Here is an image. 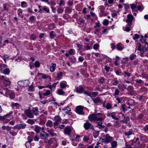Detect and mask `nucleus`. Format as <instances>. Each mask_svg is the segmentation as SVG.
Instances as JSON below:
<instances>
[{
    "instance_id": "nucleus-1",
    "label": "nucleus",
    "mask_w": 148,
    "mask_h": 148,
    "mask_svg": "<svg viewBox=\"0 0 148 148\" xmlns=\"http://www.w3.org/2000/svg\"><path fill=\"white\" fill-rule=\"evenodd\" d=\"M95 121L97 123V127L99 128H102V114L101 113H98L95 114Z\"/></svg>"
},
{
    "instance_id": "nucleus-2",
    "label": "nucleus",
    "mask_w": 148,
    "mask_h": 148,
    "mask_svg": "<svg viewBox=\"0 0 148 148\" xmlns=\"http://www.w3.org/2000/svg\"><path fill=\"white\" fill-rule=\"evenodd\" d=\"M12 113V112L8 114L5 115L4 116H0V120L3 121L4 120H6L8 121L7 122L10 121V120L12 118V117L10 116V114Z\"/></svg>"
},
{
    "instance_id": "nucleus-3",
    "label": "nucleus",
    "mask_w": 148,
    "mask_h": 148,
    "mask_svg": "<svg viewBox=\"0 0 148 148\" xmlns=\"http://www.w3.org/2000/svg\"><path fill=\"white\" fill-rule=\"evenodd\" d=\"M18 84L21 86H27L29 84V81L28 80H26L18 82Z\"/></svg>"
},
{
    "instance_id": "nucleus-4",
    "label": "nucleus",
    "mask_w": 148,
    "mask_h": 148,
    "mask_svg": "<svg viewBox=\"0 0 148 148\" xmlns=\"http://www.w3.org/2000/svg\"><path fill=\"white\" fill-rule=\"evenodd\" d=\"M112 140V138L108 135L106 134V135L104 136L103 138H102V142L108 143L110 142Z\"/></svg>"
},
{
    "instance_id": "nucleus-5",
    "label": "nucleus",
    "mask_w": 148,
    "mask_h": 148,
    "mask_svg": "<svg viewBox=\"0 0 148 148\" xmlns=\"http://www.w3.org/2000/svg\"><path fill=\"white\" fill-rule=\"evenodd\" d=\"M133 18L134 17L132 15L129 14L127 15L126 22L129 25H131Z\"/></svg>"
},
{
    "instance_id": "nucleus-6",
    "label": "nucleus",
    "mask_w": 148,
    "mask_h": 148,
    "mask_svg": "<svg viewBox=\"0 0 148 148\" xmlns=\"http://www.w3.org/2000/svg\"><path fill=\"white\" fill-rule=\"evenodd\" d=\"M76 112L80 114H83L84 112L83 111V108L81 106H77L75 109Z\"/></svg>"
},
{
    "instance_id": "nucleus-7",
    "label": "nucleus",
    "mask_w": 148,
    "mask_h": 148,
    "mask_svg": "<svg viewBox=\"0 0 148 148\" xmlns=\"http://www.w3.org/2000/svg\"><path fill=\"white\" fill-rule=\"evenodd\" d=\"M25 113L26 115L29 118H32L34 117L33 113L29 109H28L25 110Z\"/></svg>"
},
{
    "instance_id": "nucleus-8",
    "label": "nucleus",
    "mask_w": 148,
    "mask_h": 148,
    "mask_svg": "<svg viewBox=\"0 0 148 148\" xmlns=\"http://www.w3.org/2000/svg\"><path fill=\"white\" fill-rule=\"evenodd\" d=\"M40 137L42 139L46 138L49 136L48 134L45 131H42L40 133Z\"/></svg>"
},
{
    "instance_id": "nucleus-9",
    "label": "nucleus",
    "mask_w": 148,
    "mask_h": 148,
    "mask_svg": "<svg viewBox=\"0 0 148 148\" xmlns=\"http://www.w3.org/2000/svg\"><path fill=\"white\" fill-rule=\"evenodd\" d=\"M26 124L25 123H21L18 124L14 127V129H24L26 126Z\"/></svg>"
},
{
    "instance_id": "nucleus-10",
    "label": "nucleus",
    "mask_w": 148,
    "mask_h": 148,
    "mask_svg": "<svg viewBox=\"0 0 148 148\" xmlns=\"http://www.w3.org/2000/svg\"><path fill=\"white\" fill-rule=\"evenodd\" d=\"M62 110L66 114L70 115L71 114V109L68 106H67L65 108L63 109Z\"/></svg>"
},
{
    "instance_id": "nucleus-11",
    "label": "nucleus",
    "mask_w": 148,
    "mask_h": 148,
    "mask_svg": "<svg viewBox=\"0 0 148 148\" xmlns=\"http://www.w3.org/2000/svg\"><path fill=\"white\" fill-rule=\"evenodd\" d=\"M84 93L90 96L92 99L93 98L96 97L98 94V93L97 92H93L92 93H90L89 92L87 91L85 92Z\"/></svg>"
},
{
    "instance_id": "nucleus-12",
    "label": "nucleus",
    "mask_w": 148,
    "mask_h": 148,
    "mask_svg": "<svg viewBox=\"0 0 148 148\" xmlns=\"http://www.w3.org/2000/svg\"><path fill=\"white\" fill-rule=\"evenodd\" d=\"M71 131V128L69 127H66L64 130V133L65 134L70 135Z\"/></svg>"
},
{
    "instance_id": "nucleus-13",
    "label": "nucleus",
    "mask_w": 148,
    "mask_h": 148,
    "mask_svg": "<svg viewBox=\"0 0 148 148\" xmlns=\"http://www.w3.org/2000/svg\"><path fill=\"white\" fill-rule=\"evenodd\" d=\"M60 86L62 88H64L66 87H68L69 86L67 85V83L65 81H62L61 82L60 84Z\"/></svg>"
},
{
    "instance_id": "nucleus-14",
    "label": "nucleus",
    "mask_w": 148,
    "mask_h": 148,
    "mask_svg": "<svg viewBox=\"0 0 148 148\" xmlns=\"http://www.w3.org/2000/svg\"><path fill=\"white\" fill-rule=\"evenodd\" d=\"M95 114H90L88 117V119L90 121H95Z\"/></svg>"
},
{
    "instance_id": "nucleus-15",
    "label": "nucleus",
    "mask_w": 148,
    "mask_h": 148,
    "mask_svg": "<svg viewBox=\"0 0 148 148\" xmlns=\"http://www.w3.org/2000/svg\"><path fill=\"white\" fill-rule=\"evenodd\" d=\"M42 118L43 119H42V118H40V121L39 123L40 125H43L44 124L46 121V117L44 116H43Z\"/></svg>"
},
{
    "instance_id": "nucleus-16",
    "label": "nucleus",
    "mask_w": 148,
    "mask_h": 148,
    "mask_svg": "<svg viewBox=\"0 0 148 148\" xmlns=\"http://www.w3.org/2000/svg\"><path fill=\"white\" fill-rule=\"evenodd\" d=\"M116 48L119 50L121 51L124 48V45L121 43H118L116 45Z\"/></svg>"
},
{
    "instance_id": "nucleus-17",
    "label": "nucleus",
    "mask_w": 148,
    "mask_h": 148,
    "mask_svg": "<svg viewBox=\"0 0 148 148\" xmlns=\"http://www.w3.org/2000/svg\"><path fill=\"white\" fill-rule=\"evenodd\" d=\"M84 127L86 130H88L89 129L90 127H92L91 124L88 122H87L84 123Z\"/></svg>"
},
{
    "instance_id": "nucleus-18",
    "label": "nucleus",
    "mask_w": 148,
    "mask_h": 148,
    "mask_svg": "<svg viewBox=\"0 0 148 148\" xmlns=\"http://www.w3.org/2000/svg\"><path fill=\"white\" fill-rule=\"evenodd\" d=\"M4 86L5 87L9 86L11 82L8 79H4L3 81Z\"/></svg>"
},
{
    "instance_id": "nucleus-19",
    "label": "nucleus",
    "mask_w": 148,
    "mask_h": 148,
    "mask_svg": "<svg viewBox=\"0 0 148 148\" xmlns=\"http://www.w3.org/2000/svg\"><path fill=\"white\" fill-rule=\"evenodd\" d=\"M133 130L132 129H130L129 131L125 132L124 133V134L125 136H127L128 137L132 134Z\"/></svg>"
},
{
    "instance_id": "nucleus-20",
    "label": "nucleus",
    "mask_w": 148,
    "mask_h": 148,
    "mask_svg": "<svg viewBox=\"0 0 148 148\" xmlns=\"http://www.w3.org/2000/svg\"><path fill=\"white\" fill-rule=\"evenodd\" d=\"M32 110L35 115H37L38 114L39 111L37 107H34L33 108Z\"/></svg>"
},
{
    "instance_id": "nucleus-21",
    "label": "nucleus",
    "mask_w": 148,
    "mask_h": 148,
    "mask_svg": "<svg viewBox=\"0 0 148 148\" xmlns=\"http://www.w3.org/2000/svg\"><path fill=\"white\" fill-rule=\"evenodd\" d=\"M84 90L83 88L81 86H79L76 88V92L79 93H82Z\"/></svg>"
},
{
    "instance_id": "nucleus-22",
    "label": "nucleus",
    "mask_w": 148,
    "mask_h": 148,
    "mask_svg": "<svg viewBox=\"0 0 148 148\" xmlns=\"http://www.w3.org/2000/svg\"><path fill=\"white\" fill-rule=\"evenodd\" d=\"M111 147L110 148H114L116 147L117 143L116 141H114L111 143Z\"/></svg>"
},
{
    "instance_id": "nucleus-23",
    "label": "nucleus",
    "mask_w": 148,
    "mask_h": 148,
    "mask_svg": "<svg viewBox=\"0 0 148 148\" xmlns=\"http://www.w3.org/2000/svg\"><path fill=\"white\" fill-rule=\"evenodd\" d=\"M46 125L47 127H51L53 125V123L51 121L48 120L46 123Z\"/></svg>"
},
{
    "instance_id": "nucleus-24",
    "label": "nucleus",
    "mask_w": 148,
    "mask_h": 148,
    "mask_svg": "<svg viewBox=\"0 0 148 148\" xmlns=\"http://www.w3.org/2000/svg\"><path fill=\"white\" fill-rule=\"evenodd\" d=\"M42 128L38 125H36L34 128L35 131L37 133H39L40 131Z\"/></svg>"
},
{
    "instance_id": "nucleus-25",
    "label": "nucleus",
    "mask_w": 148,
    "mask_h": 148,
    "mask_svg": "<svg viewBox=\"0 0 148 148\" xmlns=\"http://www.w3.org/2000/svg\"><path fill=\"white\" fill-rule=\"evenodd\" d=\"M56 66V65L55 64H53L52 66H50V70L51 72H54L55 70V67Z\"/></svg>"
},
{
    "instance_id": "nucleus-26",
    "label": "nucleus",
    "mask_w": 148,
    "mask_h": 148,
    "mask_svg": "<svg viewBox=\"0 0 148 148\" xmlns=\"http://www.w3.org/2000/svg\"><path fill=\"white\" fill-rule=\"evenodd\" d=\"M1 72L2 73L5 75H8L10 73V71L9 69H6L3 71V72H2L1 69L0 70Z\"/></svg>"
},
{
    "instance_id": "nucleus-27",
    "label": "nucleus",
    "mask_w": 148,
    "mask_h": 148,
    "mask_svg": "<svg viewBox=\"0 0 148 148\" xmlns=\"http://www.w3.org/2000/svg\"><path fill=\"white\" fill-rule=\"evenodd\" d=\"M57 93L60 95H64L65 92L62 89H59L58 90Z\"/></svg>"
},
{
    "instance_id": "nucleus-28",
    "label": "nucleus",
    "mask_w": 148,
    "mask_h": 148,
    "mask_svg": "<svg viewBox=\"0 0 148 148\" xmlns=\"http://www.w3.org/2000/svg\"><path fill=\"white\" fill-rule=\"evenodd\" d=\"M32 141V140H31L27 141L25 145L27 148H31V145L30 143Z\"/></svg>"
},
{
    "instance_id": "nucleus-29",
    "label": "nucleus",
    "mask_w": 148,
    "mask_h": 148,
    "mask_svg": "<svg viewBox=\"0 0 148 148\" xmlns=\"http://www.w3.org/2000/svg\"><path fill=\"white\" fill-rule=\"evenodd\" d=\"M50 37L51 39L54 38L56 36V34L55 32L53 31H51L49 33Z\"/></svg>"
},
{
    "instance_id": "nucleus-30",
    "label": "nucleus",
    "mask_w": 148,
    "mask_h": 148,
    "mask_svg": "<svg viewBox=\"0 0 148 148\" xmlns=\"http://www.w3.org/2000/svg\"><path fill=\"white\" fill-rule=\"evenodd\" d=\"M47 131L49 132L50 135L52 136H56V134L55 133L53 132V130H50Z\"/></svg>"
},
{
    "instance_id": "nucleus-31",
    "label": "nucleus",
    "mask_w": 148,
    "mask_h": 148,
    "mask_svg": "<svg viewBox=\"0 0 148 148\" xmlns=\"http://www.w3.org/2000/svg\"><path fill=\"white\" fill-rule=\"evenodd\" d=\"M93 100L94 103H95L99 102L101 101V99L100 98L98 97H97L96 99H93Z\"/></svg>"
},
{
    "instance_id": "nucleus-32",
    "label": "nucleus",
    "mask_w": 148,
    "mask_h": 148,
    "mask_svg": "<svg viewBox=\"0 0 148 148\" xmlns=\"http://www.w3.org/2000/svg\"><path fill=\"white\" fill-rule=\"evenodd\" d=\"M27 122L29 124L31 125H32L34 124L35 123L34 121L32 119H28Z\"/></svg>"
},
{
    "instance_id": "nucleus-33",
    "label": "nucleus",
    "mask_w": 148,
    "mask_h": 148,
    "mask_svg": "<svg viewBox=\"0 0 148 148\" xmlns=\"http://www.w3.org/2000/svg\"><path fill=\"white\" fill-rule=\"evenodd\" d=\"M102 29L103 30L102 31V34H106L108 32L107 31L110 29V28H105L104 27H102Z\"/></svg>"
},
{
    "instance_id": "nucleus-34",
    "label": "nucleus",
    "mask_w": 148,
    "mask_h": 148,
    "mask_svg": "<svg viewBox=\"0 0 148 148\" xmlns=\"http://www.w3.org/2000/svg\"><path fill=\"white\" fill-rule=\"evenodd\" d=\"M12 106L13 108L16 107V108L17 109L19 107L20 105L18 103H13Z\"/></svg>"
},
{
    "instance_id": "nucleus-35",
    "label": "nucleus",
    "mask_w": 148,
    "mask_h": 148,
    "mask_svg": "<svg viewBox=\"0 0 148 148\" xmlns=\"http://www.w3.org/2000/svg\"><path fill=\"white\" fill-rule=\"evenodd\" d=\"M89 137L88 136H85L83 138V141L85 142H88L89 140Z\"/></svg>"
},
{
    "instance_id": "nucleus-36",
    "label": "nucleus",
    "mask_w": 148,
    "mask_h": 148,
    "mask_svg": "<svg viewBox=\"0 0 148 148\" xmlns=\"http://www.w3.org/2000/svg\"><path fill=\"white\" fill-rule=\"evenodd\" d=\"M115 113L114 112H113L111 114V116L113 119H114L115 120H118L119 119L118 118L116 117L115 116Z\"/></svg>"
},
{
    "instance_id": "nucleus-37",
    "label": "nucleus",
    "mask_w": 148,
    "mask_h": 148,
    "mask_svg": "<svg viewBox=\"0 0 148 148\" xmlns=\"http://www.w3.org/2000/svg\"><path fill=\"white\" fill-rule=\"evenodd\" d=\"M136 54H132L130 56L129 58L130 60H132L134 59V58H136Z\"/></svg>"
},
{
    "instance_id": "nucleus-38",
    "label": "nucleus",
    "mask_w": 148,
    "mask_h": 148,
    "mask_svg": "<svg viewBox=\"0 0 148 148\" xmlns=\"http://www.w3.org/2000/svg\"><path fill=\"white\" fill-rule=\"evenodd\" d=\"M136 7L138 9H143V7L142 5L140 3H138V4H137Z\"/></svg>"
},
{
    "instance_id": "nucleus-39",
    "label": "nucleus",
    "mask_w": 148,
    "mask_h": 148,
    "mask_svg": "<svg viewBox=\"0 0 148 148\" xmlns=\"http://www.w3.org/2000/svg\"><path fill=\"white\" fill-rule=\"evenodd\" d=\"M99 131H94L93 132V136L94 137L96 138L99 135Z\"/></svg>"
},
{
    "instance_id": "nucleus-40",
    "label": "nucleus",
    "mask_w": 148,
    "mask_h": 148,
    "mask_svg": "<svg viewBox=\"0 0 148 148\" xmlns=\"http://www.w3.org/2000/svg\"><path fill=\"white\" fill-rule=\"evenodd\" d=\"M36 36L35 34H32L30 36V39L32 40H36Z\"/></svg>"
},
{
    "instance_id": "nucleus-41",
    "label": "nucleus",
    "mask_w": 148,
    "mask_h": 148,
    "mask_svg": "<svg viewBox=\"0 0 148 148\" xmlns=\"http://www.w3.org/2000/svg\"><path fill=\"white\" fill-rule=\"evenodd\" d=\"M48 28L51 29H54L55 27L54 25V24L53 23L52 24H51L49 25L48 27Z\"/></svg>"
},
{
    "instance_id": "nucleus-42",
    "label": "nucleus",
    "mask_w": 148,
    "mask_h": 148,
    "mask_svg": "<svg viewBox=\"0 0 148 148\" xmlns=\"http://www.w3.org/2000/svg\"><path fill=\"white\" fill-rule=\"evenodd\" d=\"M90 14L93 17V19L94 20H96L97 19V17L96 16V15L93 12L91 11H90Z\"/></svg>"
},
{
    "instance_id": "nucleus-43",
    "label": "nucleus",
    "mask_w": 148,
    "mask_h": 148,
    "mask_svg": "<svg viewBox=\"0 0 148 148\" xmlns=\"http://www.w3.org/2000/svg\"><path fill=\"white\" fill-rule=\"evenodd\" d=\"M55 120L59 122L61 120V119L59 116H56L54 118Z\"/></svg>"
},
{
    "instance_id": "nucleus-44",
    "label": "nucleus",
    "mask_w": 148,
    "mask_h": 148,
    "mask_svg": "<svg viewBox=\"0 0 148 148\" xmlns=\"http://www.w3.org/2000/svg\"><path fill=\"white\" fill-rule=\"evenodd\" d=\"M50 93V91L49 90H47L45 92L43 93V95L44 96H47L49 95Z\"/></svg>"
},
{
    "instance_id": "nucleus-45",
    "label": "nucleus",
    "mask_w": 148,
    "mask_h": 148,
    "mask_svg": "<svg viewBox=\"0 0 148 148\" xmlns=\"http://www.w3.org/2000/svg\"><path fill=\"white\" fill-rule=\"evenodd\" d=\"M124 118L125 119L123 121V122L126 123L128 121H129L130 118L129 116H126L125 117V116H124Z\"/></svg>"
},
{
    "instance_id": "nucleus-46",
    "label": "nucleus",
    "mask_w": 148,
    "mask_h": 148,
    "mask_svg": "<svg viewBox=\"0 0 148 148\" xmlns=\"http://www.w3.org/2000/svg\"><path fill=\"white\" fill-rule=\"evenodd\" d=\"M40 63L38 61H36L34 64L35 66L36 67H38L40 66Z\"/></svg>"
},
{
    "instance_id": "nucleus-47",
    "label": "nucleus",
    "mask_w": 148,
    "mask_h": 148,
    "mask_svg": "<svg viewBox=\"0 0 148 148\" xmlns=\"http://www.w3.org/2000/svg\"><path fill=\"white\" fill-rule=\"evenodd\" d=\"M10 98L11 99H13L15 97V94L14 92H11L9 94Z\"/></svg>"
},
{
    "instance_id": "nucleus-48",
    "label": "nucleus",
    "mask_w": 148,
    "mask_h": 148,
    "mask_svg": "<svg viewBox=\"0 0 148 148\" xmlns=\"http://www.w3.org/2000/svg\"><path fill=\"white\" fill-rule=\"evenodd\" d=\"M108 23L109 21L108 20L104 19L103 20V24L104 25H107L108 24Z\"/></svg>"
},
{
    "instance_id": "nucleus-49",
    "label": "nucleus",
    "mask_w": 148,
    "mask_h": 148,
    "mask_svg": "<svg viewBox=\"0 0 148 148\" xmlns=\"http://www.w3.org/2000/svg\"><path fill=\"white\" fill-rule=\"evenodd\" d=\"M27 3L25 1L22 2L21 3V6L25 8L27 6Z\"/></svg>"
},
{
    "instance_id": "nucleus-50",
    "label": "nucleus",
    "mask_w": 148,
    "mask_h": 148,
    "mask_svg": "<svg viewBox=\"0 0 148 148\" xmlns=\"http://www.w3.org/2000/svg\"><path fill=\"white\" fill-rule=\"evenodd\" d=\"M106 107L107 109H111V104L109 103H107L106 105Z\"/></svg>"
},
{
    "instance_id": "nucleus-51",
    "label": "nucleus",
    "mask_w": 148,
    "mask_h": 148,
    "mask_svg": "<svg viewBox=\"0 0 148 148\" xmlns=\"http://www.w3.org/2000/svg\"><path fill=\"white\" fill-rule=\"evenodd\" d=\"M140 37V35L139 34H135L134 35V36L133 37V39L134 40H136V39H137L139 38Z\"/></svg>"
},
{
    "instance_id": "nucleus-52",
    "label": "nucleus",
    "mask_w": 148,
    "mask_h": 148,
    "mask_svg": "<svg viewBox=\"0 0 148 148\" xmlns=\"http://www.w3.org/2000/svg\"><path fill=\"white\" fill-rule=\"evenodd\" d=\"M84 58L82 56H79L78 58V60L79 62H82L84 60Z\"/></svg>"
},
{
    "instance_id": "nucleus-53",
    "label": "nucleus",
    "mask_w": 148,
    "mask_h": 148,
    "mask_svg": "<svg viewBox=\"0 0 148 148\" xmlns=\"http://www.w3.org/2000/svg\"><path fill=\"white\" fill-rule=\"evenodd\" d=\"M39 138L38 135H36L34 137V140L35 141H38L39 140Z\"/></svg>"
},
{
    "instance_id": "nucleus-54",
    "label": "nucleus",
    "mask_w": 148,
    "mask_h": 148,
    "mask_svg": "<svg viewBox=\"0 0 148 148\" xmlns=\"http://www.w3.org/2000/svg\"><path fill=\"white\" fill-rule=\"evenodd\" d=\"M137 3L136 5L134 4H131V8L132 9H134L135 8H136V6H137Z\"/></svg>"
},
{
    "instance_id": "nucleus-55",
    "label": "nucleus",
    "mask_w": 148,
    "mask_h": 148,
    "mask_svg": "<svg viewBox=\"0 0 148 148\" xmlns=\"http://www.w3.org/2000/svg\"><path fill=\"white\" fill-rule=\"evenodd\" d=\"M34 88V87L32 85L30 86H29L28 88V90L29 91H33Z\"/></svg>"
},
{
    "instance_id": "nucleus-56",
    "label": "nucleus",
    "mask_w": 148,
    "mask_h": 148,
    "mask_svg": "<svg viewBox=\"0 0 148 148\" xmlns=\"http://www.w3.org/2000/svg\"><path fill=\"white\" fill-rule=\"evenodd\" d=\"M143 130L145 131H148V125H146L144 127Z\"/></svg>"
},
{
    "instance_id": "nucleus-57",
    "label": "nucleus",
    "mask_w": 148,
    "mask_h": 148,
    "mask_svg": "<svg viewBox=\"0 0 148 148\" xmlns=\"http://www.w3.org/2000/svg\"><path fill=\"white\" fill-rule=\"evenodd\" d=\"M29 66L31 69H32L34 67V65L33 62H30L29 64Z\"/></svg>"
},
{
    "instance_id": "nucleus-58",
    "label": "nucleus",
    "mask_w": 148,
    "mask_h": 148,
    "mask_svg": "<svg viewBox=\"0 0 148 148\" xmlns=\"http://www.w3.org/2000/svg\"><path fill=\"white\" fill-rule=\"evenodd\" d=\"M119 91L118 89H116L114 93V95L116 96L119 95Z\"/></svg>"
},
{
    "instance_id": "nucleus-59",
    "label": "nucleus",
    "mask_w": 148,
    "mask_h": 148,
    "mask_svg": "<svg viewBox=\"0 0 148 148\" xmlns=\"http://www.w3.org/2000/svg\"><path fill=\"white\" fill-rule=\"evenodd\" d=\"M123 73H124L125 74V75H127V76H128V77H130V76H131L130 74V73H129L126 71H124Z\"/></svg>"
},
{
    "instance_id": "nucleus-60",
    "label": "nucleus",
    "mask_w": 148,
    "mask_h": 148,
    "mask_svg": "<svg viewBox=\"0 0 148 148\" xmlns=\"http://www.w3.org/2000/svg\"><path fill=\"white\" fill-rule=\"evenodd\" d=\"M65 1H64L63 0H61L60 1V3H59L60 5H64Z\"/></svg>"
},
{
    "instance_id": "nucleus-61",
    "label": "nucleus",
    "mask_w": 148,
    "mask_h": 148,
    "mask_svg": "<svg viewBox=\"0 0 148 148\" xmlns=\"http://www.w3.org/2000/svg\"><path fill=\"white\" fill-rule=\"evenodd\" d=\"M41 75H42V78L43 79H46L47 77V76L44 74H41Z\"/></svg>"
},
{
    "instance_id": "nucleus-62",
    "label": "nucleus",
    "mask_w": 148,
    "mask_h": 148,
    "mask_svg": "<svg viewBox=\"0 0 148 148\" xmlns=\"http://www.w3.org/2000/svg\"><path fill=\"white\" fill-rule=\"evenodd\" d=\"M116 75H122V72L121 71L117 70L116 71Z\"/></svg>"
},
{
    "instance_id": "nucleus-63",
    "label": "nucleus",
    "mask_w": 148,
    "mask_h": 148,
    "mask_svg": "<svg viewBox=\"0 0 148 148\" xmlns=\"http://www.w3.org/2000/svg\"><path fill=\"white\" fill-rule=\"evenodd\" d=\"M99 47V45L97 44H96L94 45L93 48L95 49H96L98 48Z\"/></svg>"
},
{
    "instance_id": "nucleus-64",
    "label": "nucleus",
    "mask_w": 148,
    "mask_h": 148,
    "mask_svg": "<svg viewBox=\"0 0 148 148\" xmlns=\"http://www.w3.org/2000/svg\"><path fill=\"white\" fill-rule=\"evenodd\" d=\"M70 61L73 63H75L76 62V59L74 58H71L70 59Z\"/></svg>"
}]
</instances>
